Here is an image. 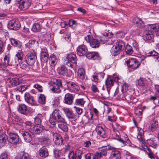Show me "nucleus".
Wrapping results in <instances>:
<instances>
[{"label":"nucleus","mask_w":159,"mask_h":159,"mask_svg":"<svg viewBox=\"0 0 159 159\" xmlns=\"http://www.w3.org/2000/svg\"><path fill=\"white\" fill-rule=\"evenodd\" d=\"M56 121L58 122L64 121V118L60 115L59 110L57 109H55L52 113L50 119V123L53 125H55Z\"/></svg>","instance_id":"f257e3e1"},{"label":"nucleus","mask_w":159,"mask_h":159,"mask_svg":"<svg viewBox=\"0 0 159 159\" xmlns=\"http://www.w3.org/2000/svg\"><path fill=\"white\" fill-rule=\"evenodd\" d=\"M10 41L12 44L14 46L20 47L21 46V44L20 42L14 39H11Z\"/></svg>","instance_id":"79ce46f5"},{"label":"nucleus","mask_w":159,"mask_h":159,"mask_svg":"<svg viewBox=\"0 0 159 159\" xmlns=\"http://www.w3.org/2000/svg\"><path fill=\"white\" fill-rule=\"evenodd\" d=\"M26 128L27 130L31 132L33 134H38L40 133L43 129L41 125H32L31 123L30 122L26 123Z\"/></svg>","instance_id":"f03ea898"},{"label":"nucleus","mask_w":159,"mask_h":159,"mask_svg":"<svg viewBox=\"0 0 159 159\" xmlns=\"http://www.w3.org/2000/svg\"><path fill=\"white\" fill-rule=\"evenodd\" d=\"M40 155L43 157H46L48 156V152L47 148L43 147L39 150Z\"/></svg>","instance_id":"a878e982"},{"label":"nucleus","mask_w":159,"mask_h":159,"mask_svg":"<svg viewBox=\"0 0 159 159\" xmlns=\"http://www.w3.org/2000/svg\"><path fill=\"white\" fill-rule=\"evenodd\" d=\"M42 143L46 145H48L50 144L51 141L50 139L48 138H43L42 141Z\"/></svg>","instance_id":"864d4df0"},{"label":"nucleus","mask_w":159,"mask_h":159,"mask_svg":"<svg viewBox=\"0 0 159 159\" xmlns=\"http://www.w3.org/2000/svg\"><path fill=\"white\" fill-rule=\"evenodd\" d=\"M41 29V26L38 23H35L32 28V30L34 32H39Z\"/></svg>","instance_id":"e433bc0d"},{"label":"nucleus","mask_w":159,"mask_h":159,"mask_svg":"<svg viewBox=\"0 0 159 159\" xmlns=\"http://www.w3.org/2000/svg\"><path fill=\"white\" fill-rule=\"evenodd\" d=\"M53 138L56 145H61L62 144L63 139L59 134L57 133L54 134Z\"/></svg>","instance_id":"dca6fc26"},{"label":"nucleus","mask_w":159,"mask_h":159,"mask_svg":"<svg viewBox=\"0 0 159 159\" xmlns=\"http://www.w3.org/2000/svg\"><path fill=\"white\" fill-rule=\"evenodd\" d=\"M85 71L84 69L82 68H79L78 70V75L79 77L83 80L84 78Z\"/></svg>","instance_id":"473e14b6"},{"label":"nucleus","mask_w":159,"mask_h":159,"mask_svg":"<svg viewBox=\"0 0 159 159\" xmlns=\"http://www.w3.org/2000/svg\"><path fill=\"white\" fill-rule=\"evenodd\" d=\"M68 23L67 21H64L61 23L60 25L62 28H65L68 25Z\"/></svg>","instance_id":"0e129e2a"},{"label":"nucleus","mask_w":159,"mask_h":159,"mask_svg":"<svg viewBox=\"0 0 159 159\" xmlns=\"http://www.w3.org/2000/svg\"><path fill=\"white\" fill-rule=\"evenodd\" d=\"M146 82V81L145 79L141 78L138 81V84L139 86L143 87L145 86Z\"/></svg>","instance_id":"de8ad7c7"},{"label":"nucleus","mask_w":159,"mask_h":159,"mask_svg":"<svg viewBox=\"0 0 159 159\" xmlns=\"http://www.w3.org/2000/svg\"><path fill=\"white\" fill-rule=\"evenodd\" d=\"M116 36L118 38H123L125 36V33L123 32L118 31L116 32Z\"/></svg>","instance_id":"680f3d73"},{"label":"nucleus","mask_w":159,"mask_h":159,"mask_svg":"<svg viewBox=\"0 0 159 159\" xmlns=\"http://www.w3.org/2000/svg\"><path fill=\"white\" fill-rule=\"evenodd\" d=\"M16 159H29V157L28 154L25 153L18 154Z\"/></svg>","instance_id":"4c0bfd02"},{"label":"nucleus","mask_w":159,"mask_h":159,"mask_svg":"<svg viewBox=\"0 0 159 159\" xmlns=\"http://www.w3.org/2000/svg\"><path fill=\"white\" fill-rule=\"evenodd\" d=\"M34 121L35 123V125H41V120L38 117H36L34 118Z\"/></svg>","instance_id":"13d9d810"},{"label":"nucleus","mask_w":159,"mask_h":159,"mask_svg":"<svg viewBox=\"0 0 159 159\" xmlns=\"http://www.w3.org/2000/svg\"><path fill=\"white\" fill-rule=\"evenodd\" d=\"M63 110L66 116L69 119H73L75 118V116L69 108H64L63 109Z\"/></svg>","instance_id":"b1692460"},{"label":"nucleus","mask_w":159,"mask_h":159,"mask_svg":"<svg viewBox=\"0 0 159 159\" xmlns=\"http://www.w3.org/2000/svg\"><path fill=\"white\" fill-rule=\"evenodd\" d=\"M62 87L61 81L60 80H53V81H52L49 89L54 93H60L61 91L59 89Z\"/></svg>","instance_id":"7ed1b4c3"},{"label":"nucleus","mask_w":159,"mask_h":159,"mask_svg":"<svg viewBox=\"0 0 159 159\" xmlns=\"http://www.w3.org/2000/svg\"><path fill=\"white\" fill-rule=\"evenodd\" d=\"M147 150L149 152H148L147 153L148 156L151 159L154 158L155 157H154V155L153 153L151 151L150 149L149 148H147Z\"/></svg>","instance_id":"6e6d98bb"},{"label":"nucleus","mask_w":159,"mask_h":159,"mask_svg":"<svg viewBox=\"0 0 159 159\" xmlns=\"http://www.w3.org/2000/svg\"><path fill=\"white\" fill-rule=\"evenodd\" d=\"M18 110L20 113L24 114L27 111V106L24 104H20L18 106Z\"/></svg>","instance_id":"cd10ccee"},{"label":"nucleus","mask_w":159,"mask_h":159,"mask_svg":"<svg viewBox=\"0 0 159 159\" xmlns=\"http://www.w3.org/2000/svg\"><path fill=\"white\" fill-rule=\"evenodd\" d=\"M144 38L146 40H150L152 38V35L150 34L149 33H147L145 36Z\"/></svg>","instance_id":"338daca9"},{"label":"nucleus","mask_w":159,"mask_h":159,"mask_svg":"<svg viewBox=\"0 0 159 159\" xmlns=\"http://www.w3.org/2000/svg\"><path fill=\"white\" fill-rule=\"evenodd\" d=\"M101 43L104 44L108 40V38L106 36L105 33L103 34V35L99 38L98 40Z\"/></svg>","instance_id":"ea45409f"},{"label":"nucleus","mask_w":159,"mask_h":159,"mask_svg":"<svg viewBox=\"0 0 159 159\" xmlns=\"http://www.w3.org/2000/svg\"><path fill=\"white\" fill-rule=\"evenodd\" d=\"M25 61L29 65H32L35 62L37 59L36 53L34 51L28 53L25 57Z\"/></svg>","instance_id":"0eeeda50"},{"label":"nucleus","mask_w":159,"mask_h":159,"mask_svg":"<svg viewBox=\"0 0 159 159\" xmlns=\"http://www.w3.org/2000/svg\"><path fill=\"white\" fill-rule=\"evenodd\" d=\"M20 24L17 20L13 19L8 24V27L10 30H17L20 28Z\"/></svg>","instance_id":"9b49d317"},{"label":"nucleus","mask_w":159,"mask_h":159,"mask_svg":"<svg viewBox=\"0 0 159 159\" xmlns=\"http://www.w3.org/2000/svg\"><path fill=\"white\" fill-rule=\"evenodd\" d=\"M40 55V59L41 61L43 62H47L48 59V54L47 49H42Z\"/></svg>","instance_id":"2eb2a0df"},{"label":"nucleus","mask_w":159,"mask_h":159,"mask_svg":"<svg viewBox=\"0 0 159 159\" xmlns=\"http://www.w3.org/2000/svg\"><path fill=\"white\" fill-rule=\"evenodd\" d=\"M82 152L80 150H77L75 152H70L68 155L69 159H81Z\"/></svg>","instance_id":"f8f14e48"},{"label":"nucleus","mask_w":159,"mask_h":159,"mask_svg":"<svg viewBox=\"0 0 159 159\" xmlns=\"http://www.w3.org/2000/svg\"><path fill=\"white\" fill-rule=\"evenodd\" d=\"M23 53L21 51L19 50L16 55L15 58V64L14 65L16 66L19 64L23 59Z\"/></svg>","instance_id":"a211bd4d"},{"label":"nucleus","mask_w":159,"mask_h":159,"mask_svg":"<svg viewBox=\"0 0 159 159\" xmlns=\"http://www.w3.org/2000/svg\"><path fill=\"white\" fill-rule=\"evenodd\" d=\"M125 46V43L123 41H119L117 42L116 45L114 46L111 49V52L113 56H116L119 54Z\"/></svg>","instance_id":"20e7f679"},{"label":"nucleus","mask_w":159,"mask_h":159,"mask_svg":"<svg viewBox=\"0 0 159 159\" xmlns=\"http://www.w3.org/2000/svg\"><path fill=\"white\" fill-rule=\"evenodd\" d=\"M58 71L59 74L62 75H64L67 73V70L65 66H62L58 68Z\"/></svg>","instance_id":"c9c22d12"},{"label":"nucleus","mask_w":159,"mask_h":159,"mask_svg":"<svg viewBox=\"0 0 159 159\" xmlns=\"http://www.w3.org/2000/svg\"><path fill=\"white\" fill-rule=\"evenodd\" d=\"M133 22L136 25L137 27L140 28L143 24V22L141 19L136 17L134 18Z\"/></svg>","instance_id":"7c9ffc66"},{"label":"nucleus","mask_w":159,"mask_h":159,"mask_svg":"<svg viewBox=\"0 0 159 159\" xmlns=\"http://www.w3.org/2000/svg\"><path fill=\"white\" fill-rule=\"evenodd\" d=\"M96 130L98 134L100 135L102 138H105L107 137V134L104 129L101 126L97 127L96 128Z\"/></svg>","instance_id":"412c9836"},{"label":"nucleus","mask_w":159,"mask_h":159,"mask_svg":"<svg viewBox=\"0 0 159 159\" xmlns=\"http://www.w3.org/2000/svg\"><path fill=\"white\" fill-rule=\"evenodd\" d=\"M142 109L140 108H137L134 112L135 114L138 115H141L142 114Z\"/></svg>","instance_id":"e2e57ef3"},{"label":"nucleus","mask_w":159,"mask_h":159,"mask_svg":"<svg viewBox=\"0 0 159 159\" xmlns=\"http://www.w3.org/2000/svg\"><path fill=\"white\" fill-rule=\"evenodd\" d=\"M128 85L126 84V83H125L123 84L122 86V91L124 93L127 92H129L128 91V88H129Z\"/></svg>","instance_id":"3c124183"},{"label":"nucleus","mask_w":159,"mask_h":159,"mask_svg":"<svg viewBox=\"0 0 159 159\" xmlns=\"http://www.w3.org/2000/svg\"><path fill=\"white\" fill-rule=\"evenodd\" d=\"M11 65L9 61V55L8 52L7 54L6 53L5 57L4 58V62H3V66L4 67L10 65Z\"/></svg>","instance_id":"c756f323"},{"label":"nucleus","mask_w":159,"mask_h":159,"mask_svg":"<svg viewBox=\"0 0 159 159\" xmlns=\"http://www.w3.org/2000/svg\"><path fill=\"white\" fill-rule=\"evenodd\" d=\"M74 99L72 94L70 93H66L65 96L64 102L68 105H71Z\"/></svg>","instance_id":"6ab92c4d"},{"label":"nucleus","mask_w":159,"mask_h":159,"mask_svg":"<svg viewBox=\"0 0 159 159\" xmlns=\"http://www.w3.org/2000/svg\"><path fill=\"white\" fill-rule=\"evenodd\" d=\"M126 62L128 66L134 69H137L140 65V62L135 58H130Z\"/></svg>","instance_id":"6e6552de"},{"label":"nucleus","mask_w":159,"mask_h":159,"mask_svg":"<svg viewBox=\"0 0 159 159\" xmlns=\"http://www.w3.org/2000/svg\"><path fill=\"white\" fill-rule=\"evenodd\" d=\"M18 7L21 10H25L30 6L31 2L30 0H17Z\"/></svg>","instance_id":"1a4fd4ad"},{"label":"nucleus","mask_w":159,"mask_h":159,"mask_svg":"<svg viewBox=\"0 0 159 159\" xmlns=\"http://www.w3.org/2000/svg\"><path fill=\"white\" fill-rule=\"evenodd\" d=\"M67 86L69 89L72 91L76 92L79 89V87L73 82L68 83Z\"/></svg>","instance_id":"393cba45"},{"label":"nucleus","mask_w":159,"mask_h":159,"mask_svg":"<svg viewBox=\"0 0 159 159\" xmlns=\"http://www.w3.org/2000/svg\"><path fill=\"white\" fill-rule=\"evenodd\" d=\"M11 82L12 84L14 86L20 84V82L19 81V79L17 78H13Z\"/></svg>","instance_id":"8fccbe9b"},{"label":"nucleus","mask_w":159,"mask_h":159,"mask_svg":"<svg viewBox=\"0 0 159 159\" xmlns=\"http://www.w3.org/2000/svg\"><path fill=\"white\" fill-rule=\"evenodd\" d=\"M98 74L97 73L94 72L92 75L93 78L92 79V81L95 82H98L100 80L98 76Z\"/></svg>","instance_id":"09e8293b"},{"label":"nucleus","mask_w":159,"mask_h":159,"mask_svg":"<svg viewBox=\"0 0 159 159\" xmlns=\"http://www.w3.org/2000/svg\"><path fill=\"white\" fill-rule=\"evenodd\" d=\"M66 58L68 61L66 63L67 65L72 68H75L76 66L77 60L76 55L72 53L68 54L67 55Z\"/></svg>","instance_id":"39448f33"},{"label":"nucleus","mask_w":159,"mask_h":159,"mask_svg":"<svg viewBox=\"0 0 159 159\" xmlns=\"http://www.w3.org/2000/svg\"><path fill=\"white\" fill-rule=\"evenodd\" d=\"M159 127L158 123L157 120L151 122L149 127L150 129L152 132L157 131Z\"/></svg>","instance_id":"5701e85b"},{"label":"nucleus","mask_w":159,"mask_h":159,"mask_svg":"<svg viewBox=\"0 0 159 159\" xmlns=\"http://www.w3.org/2000/svg\"><path fill=\"white\" fill-rule=\"evenodd\" d=\"M90 45L93 48H96L98 47L99 46V41L95 39H92L90 42Z\"/></svg>","instance_id":"f704fd0d"},{"label":"nucleus","mask_w":159,"mask_h":159,"mask_svg":"<svg viewBox=\"0 0 159 159\" xmlns=\"http://www.w3.org/2000/svg\"><path fill=\"white\" fill-rule=\"evenodd\" d=\"M88 51L87 46L84 44L79 45L76 49L77 54L80 56H84L85 55Z\"/></svg>","instance_id":"ddd939ff"},{"label":"nucleus","mask_w":159,"mask_h":159,"mask_svg":"<svg viewBox=\"0 0 159 159\" xmlns=\"http://www.w3.org/2000/svg\"><path fill=\"white\" fill-rule=\"evenodd\" d=\"M24 97L25 101L31 105H34L36 104V102L33 97L30 95L29 93H25Z\"/></svg>","instance_id":"f3484780"},{"label":"nucleus","mask_w":159,"mask_h":159,"mask_svg":"<svg viewBox=\"0 0 159 159\" xmlns=\"http://www.w3.org/2000/svg\"><path fill=\"white\" fill-rule=\"evenodd\" d=\"M154 86L156 93L157 94L159 95V85L156 84Z\"/></svg>","instance_id":"774afa93"},{"label":"nucleus","mask_w":159,"mask_h":159,"mask_svg":"<svg viewBox=\"0 0 159 159\" xmlns=\"http://www.w3.org/2000/svg\"><path fill=\"white\" fill-rule=\"evenodd\" d=\"M8 139V142L12 144H16L19 142V136L15 133H10Z\"/></svg>","instance_id":"4468645a"},{"label":"nucleus","mask_w":159,"mask_h":159,"mask_svg":"<svg viewBox=\"0 0 159 159\" xmlns=\"http://www.w3.org/2000/svg\"><path fill=\"white\" fill-rule=\"evenodd\" d=\"M92 91L94 93L99 92L98 89L96 86L93 84L91 87Z\"/></svg>","instance_id":"4d7b16f0"},{"label":"nucleus","mask_w":159,"mask_h":159,"mask_svg":"<svg viewBox=\"0 0 159 159\" xmlns=\"http://www.w3.org/2000/svg\"><path fill=\"white\" fill-rule=\"evenodd\" d=\"M74 108L75 109L76 112L79 115H81L82 112V109L78 107H77L76 106H74Z\"/></svg>","instance_id":"052dcab7"},{"label":"nucleus","mask_w":159,"mask_h":159,"mask_svg":"<svg viewBox=\"0 0 159 159\" xmlns=\"http://www.w3.org/2000/svg\"><path fill=\"white\" fill-rule=\"evenodd\" d=\"M105 82L107 88V91L108 94H109L110 88L114 85V82L113 79L111 77H108L105 80Z\"/></svg>","instance_id":"aec40b11"},{"label":"nucleus","mask_w":159,"mask_h":159,"mask_svg":"<svg viewBox=\"0 0 159 159\" xmlns=\"http://www.w3.org/2000/svg\"><path fill=\"white\" fill-rule=\"evenodd\" d=\"M34 87L37 89L40 92H42L43 91L42 86L38 84H34Z\"/></svg>","instance_id":"bf43d9fd"},{"label":"nucleus","mask_w":159,"mask_h":159,"mask_svg":"<svg viewBox=\"0 0 159 159\" xmlns=\"http://www.w3.org/2000/svg\"><path fill=\"white\" fill-rule=\"evenodd\" d=\"M147 143L149 146L153 148L156 147L157 145L156 141L151 139L147 140Z\"/></svg>","instance_id":"a18cd8bd"},{"label":"nucleus","mask_w":159,"mask_h":159,"mask_svg":"<svg viewBox=\"0 0 159 159\" xmlns=\"http://www.w3.org/2000/svg\"><path fill=\"white\" fill-rule=\"evenodd\" d=\"M146 55L147 56H157L158 55V53L153 51L147 53Z\"/></svg>","instance_id":"603ef678"},{"label":"nucleus","mask_w":159,"mask_h":159,"mask_svg":"<svg viewBox=\"0 0 159 159\" xmlns=\"http://www.w3.org/2000/svg\"><path fill=\"white\" fill-rule=\"evenodd\" d=\"M49 60L51 61V65L54 66L57 63V58L56 56L52 54L50 55Z\"/></svg>","instance_id":"72a5a7b5"},{"label":"nucleus","mask_w":159,"mask_h":159,"mask_svg":"<svg viewBox=\"0 0 159 159\" xmlns=\"http://www.w3.org/2000/svg\"><path fill=\"white\" fill-rule=\"evenodd\" d=\"M133 98L132 95L129 94L128 92L124 93V94L121 95L120 97V98L123 100H126L128 102H130Z\"/></svg>","instance_id":"4be33fe9"},{"label":"nucleus","mask_w":159,"mask_h":159,"mask_svg":"<svg viewBox=\"0 0 159 159\" xmlns=\"http://www.w3.org/2000/svg\"><path fill=\"white\" fill-rule=\"evenodd\" d=\"M7 139H8V137L6 134H4L0 135V143H5Z\"/></svg>","instance_id":"a19ab883"},{"label":"nucleus","mask_w":159,"mask_h":159,"mask_svg":"<svg viewBox=\"0 0 159 159\" xmlns=\"http://www.w3.org/2000/svg\"><path fill=\"white\" fill-rule=\"evenodd\" d=\"M28 65L29 64L28 62L25 61L23 62L20 64V66L22 69H25L28 67Z\"/></svg>","instance_id":"5fc2aeb1"},{"label":"nucleus","mask_w":159,"mask_h":159,"mask_svg":"<svg viewBox=\"0 0 159 159\" xmlns=\"http://www.w3.org/2000/svg\"><path fill=\"white\" fill-rule=\"evenodd\" d=\"M107 149L111 150L109 157V159H120L121 158L120 152L116 148L111 146H108Z\"/></svg>","instance_id":"423d86ee"},{"label":"nucleus","mask_w":159,"mask_h":159,"mask_svg":"<svg viewBox=\"0 0 159 159\" xmlns=\"http://www.w3.org/2000/svg\"><path fill=\"white\" fill-rule=\"evenodd\" d=\"M85 103V101L83 98H80L76 99L75 102V104L80 106H82Z\"/></svg>","instance_id":"37998d69"},{"label":"nucleus","mask_w":159,"mask_h":159,"mask_svg":"<svg viewBox=\"0 0 159 159\" xmlns=\"http://www.w3.org/2000/svg\"><path fill=\"white\" fill-rule=\"evenodd\" d=\"M60 122L58 125V127L62 130L64 132H67L68 130V128L67 126V124L64 119V121L63 122Z\"/></svg>","instance_id":"bb28decb"},{"label":"nucleus","mask_w":159,"mask_h":159,"mask_svg":"<svg viewBox=\"0 0 159 159\" xmlns=\"http://www.w3.org/2000/svg\"><path fill=\"white\" fill-rule=\"evenodd\" d=\"M125 50L126 54L129 55L132 54L133 52L132 48L129 45L126 46Z\"/></svg>","instance_id":"c03bdc74"},{"label":"nucleus","mask_w":159,"mask_h":159,"mask_svg":"<svg viewBox=\"0 0 159 159\" xmlns=\"http://www.w3.org/2000/svg\"><path fill=\"white\" fill-rule=\"evenodd\" d=\"M19 133L22 134L26 142L29 143L31 141L33 135L31 132L28 130L26 131L22 129L19 130Z\"/></svg>","instance_id":"9d476101"},{"label":"nucleus","mask_w":159,"mask_h":159,"mask_svg":"<svg viewBox=\"0 0 159 159\" xmlns=\"http://www.w3.org/2000/svg\"><path fill=\"white\" fill-rule=\"evenodd\" d=\"M93 39L92 37L89 35H87L86 37H85V40L88 42L89 43H90V42Z\"/></svg>","instance_id":"69168bd1"},{"label":"nucleus","mask_w":159,"mask_h":159,"mask_svg":"<svg viewBox=\"0 0 159 159\" xmlns=\"http://www.w3.org/2000/svg\"><path fill=\"white\" fill-rule=\"evenodd\" d=\"M86 57L89 59L94 58L96 59L98 56V53L96 52H88L86 55Z\"/></svg>","instance_id":"2f4dec72"},{"label":"nucleus","mask_w":159,"mask_h":159,"mask_svg":"<svg viewBox=\"0 0 159 159\" xmlns=\"http://www.w3.org/2000/svg\"><path fill=\"white\" fill-rule=\"evenodd\" d=\"M27 86L26 85H21L16 88L15 90L22 92L25 91L27 89Z\"/></svg>","instance_id":"58836bf2"},{"label":"nucleus","mask_w":159,"mask_h":159,"mask_svg":"<svg viewBox=\"0 0 159 159\" xmlns=\"http://www.w3.org/2000/svg\"><path fill=\"white\" fill-rule=\"evenodd\" d=\"M139 132L138 133V136H137V139L143 144V130L142 129L138 128Z\"/></svg>","instance_id":"c85d7f7f"},{"label":"nucleus","mask_w":159,"mask_h":159,"mask_svg":"<svg viewBox=\"0 0 159 159\" xmlns=\"http://www.w3.org/2000/svg\"><path fill=\"white\" fill-rule=\"evenodd\" d=\"M39 102L41 104H44L45 103L46 98L43 94H40L39 97Z\"/></svg>","instance_id":"49530a36"}]
</instances>
